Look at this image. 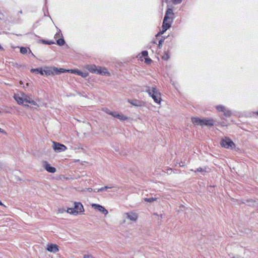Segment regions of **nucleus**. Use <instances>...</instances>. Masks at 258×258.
Segmentation results:
<instances>
[{
	"label": "nucleus",
	"mask_w": 258,
	"mask_h": 258,
	"mask_svg": "<svg viewBox=\"0 0 258 258\" xmlns=\"http://www.w3.org/2000/svg\"><path fill=\"white\" fill-rule=\"evenodd\" d=\"M156 200V199H155L154 198H145L144 199V200L146 201V202H149V203H151V202H153V201H155Z\"/></svg>",
	"instance_id": "nucleus-24"
},
{
	"label": "nucleus",
	"mask_w": 258,
	"mask_h": 258,
	"mask_svg": "<svg viewBox=\"0 0 258 258\" xmlns=\"http://www.w3.org/2000/svg\"><path fill=\"white\" fill-rule=\"evenodd\" d=\"M43 166L45 169L49 173H53L56 171V169L51 166L47 162H44Z\"/></svg>",
	"instance_id": "nucleus-12"
},
{
	"label": "nucleus",
	"mask_w": 258,
	"mask_h": 258,
	"mask_svg": "<svg viewBox=\"0 0 258 258\" xmlns=\"http://www.w3.org/2000/svg\"><path fill=\"white\" fill-rule=\"evenodd\" d=\"M24 102L32 104L34 106H38V105L36 101L33 100L32 98V95H27L25 94V97L24 98Z\"/></svg>",
	"instance_id": "nucleus-10"
},
{
	"label": "nucleus",
	"mask_w": 258,
	"mask_h": 258,
	"mask_svg": "<svg viewBox=\"0 0 258 258\" xmlns=\"http://www.w3.org/2000/svg\"><path fill=\"white\" fill-rule=\"evenodd\" d=\"M164 41V40L163 39H161L160 40H159V47L160 48L161 47V46L162 45V43Z\"/></svg>",
	"instance_id": "nucleus-35"
},
{
	"label": "nucleus",
	"mask_w": 258,
	"mask_h": 258,
	"mask_svg": "<svg viewBox=\"0 0 258 258\" xmlns=\"http://www.w3.org/2000/svg\"><path fill=\"white\" fill-rule=\"evenodd\" d=\"M118 119H119L120 120H125L127 119V117L123 115L122 114H119L118 113L117 117Z\"/></svg>",
	"instance_id": "nucleus-22"
},
{
	"label": "nucleus",
	"mask_w": 258,
	"mask_h": 258,
	"mask_svg": "<svg viewBox=\"0 0 258 258\" xmlns=\"http://www.w3.org/2000/svg\"><path fill=\"white\" fill-rule=\"evenodd\" d=\"M257 202L252 200H249L247 201V204L249 206H254L256 204Z\"/></svg>",
	"instance_id": "nucleus-21"
},
{
	"label": "nucleus",
	"mask_w": 258,
	"mask_h": 258,
	"mask_svg": "<svg viewBox=\"0 0 258 258\" xmlns=\"http://www.w3.org/2000/svg\"><path fill=\"white\" fill-rule=\"evenodd\" d=\"M109 114L111 115L113 117L117 118L118 113H117V112H113L112 111V112H109Z\"/></svg>",
	"instance_id": "nucleus-27"
},
{
	"label": "nucleus",
	"mask_w": 258,
	"mask_h": 258,
	"mask_svg": "<svg viewBox=\"0 0 258 258\" xmlns=\"http://www.w3.org/2000/svg\"><path fill=\"white\" fill-rule=\"evenodd\" d=\"M71 72H75L78 75H80L84 78L87 77L88 75V74L87 73H83L79 70H75V71L71 70Z\"/></svg>",
	"instance_id": "nucleus-18"
},
{
	"label": "nucleus",
	"mask_w": 258,
	"mask_h": 258,
	"mask_svg": "<svg viewBox=\"0 0 258 258\" xmlns=\"http://www.w3.org/2000/svg\"><path fill=\"white\" fill-rule=\"evenodd\" d=\"M83 258H94L92 255L89 254H85Z\"/></svg>",
	"instance_id": "nucleus-33"
},
{
	"label": "nucleus",
	"mask_w": 258,
	"mask_h": 258,
	"mask_svg": "<svg viewBox=\"0 0 258 258\" xmlns=\"http://www.w3.org/2000/svg\"><path fill=\"white\" fill-rule=\"evenodd\" d=\"M59 72L60 73L64 72V70L63 69H60Z\"/></svg>",
	"instance_id": "nucleus-39"
},
{
	"label": "nucleus",
	"mask_w": 258,
	"mask_h": 258,
	"mask_svg": "<svg viewBox=\"0 0 258 258\" xmlns=\"http://www.w3.org/2000/svg\"><path fill=\"white\" fill-rule=\"evenodd\" d=\"M142 56L145 57L147 56L148 55V52L146 50L143 51L141 53Z\"/></svg>",
	"instance_id": "nucleus-29"
},
{
	"label": "nucleus",
	"mask_w": 258,
	"mask_h": 258,
	"mask_svg": "<svg viewBox=\"0 0 258 258\" xmlns=\"http://www.w3.org/2000/svg\"><path fill=\"white\" fill-rule=\"evenodd\" d=\"M174 16V13L171 8H168L166 10L165 15L163 19V22L162 26V30L159 32L156 35V37L163 34L167 30L169 29L171 27V24L173 22Z\"/></svg>",
	"instance_id": "nucleus-1"
},
{
	"label": "nucleus",
	"mask_w": 258,
	"mask_h": 258,
	"mask_svg": "<svg viewBox=\"0 0 258 258\" xmlns=\"http://www.w3.org/2000/svg\"><path fill=\"white\" fill-rule=\"evenodd\" d=\"M111 188V187H109V186H105L104 187H101L100 188H98L97 189V191L95 190V192H101V191H106V190H107V189Z\"/></svg>",
	"instance_id": "nucleus-20"
},
{
	"label": "nucleus",
	"mask_w": 258,
	"mask_h": 258,
	"mask_svg": "<svg viewBox=\"0 0 258 258\" xmlns=\"http://www.w3.org/2000/svg\"><path fill=\"white\" fill-rule=\"evenodd\" d=\"M47 250L50 252L56 253L58 251V248L56 244H50L47 245Z\"/></svg>",
	"instance_id": "nucleus-13"
},
{
	"label": "nucleus",
	"mask_w": 258,
	"mask_h": 258,
	"mask_svg": "<svg viewBox=\"0 0 258 258\" xmlns=\"http://www.w3.org/2000/svg\"><path fill=\"white\" fill-rule=\"evenodd\" d=\"M154 215L155 216H157L158 218V220L159 221V222H161L162 221V219L163 218V216L162 214L159 215L158 214H154Z\"/></svg>",
	"instance_id": "nucleus-28"
},
{
	"label": "nucleus",
	"mask_w": 258,
	"mask_h": 258,
	"mask_svg": "<svg viewBox=\"0 0 258 258\" xmlns=\"http://www.w3.org/2000/svg\"><path fill=\"white\" fill-rule=\"evenodd\" d=\"M151 61V59L149 58H146L145 59V62L147 63H150Z\"/></svg>",
	"instance_id": "nucleus-34"
},
{
	"label": "nucleus",
	"mask_w": 258,
	"mask_h": 258,
	"mask_svg": "<svg viewBox=\"0 0 258 258\" xmlns=\"http://www.w3.org/2000/svg\"><path fill=\"white\" fill-rule=\"evenodd\" d=\"M53 69H54V70H53V71L57 70V68H55V69L53 68Z\"/></svg>",
	"instance_id": "nucleus-44"
},
{
	"label": "nucleus",
	"mask_w": 258,
	"mask_h": 258,
	"mask_svg": "<svg viewBox=\"0 0 258 258\" xmlns=\"http://www.w3.org/2000/svg\"><path fill=\"white\" fill-rule=\"evenodd\" d=\"M25 105V106H27V107H28V106H29V105Z\"/></svg>",
	"instance_id": "nucleus-43"
},
{
	"label": "nucleus",
	"mask_w": 258,
	"mask_h": 258,
	"mask_svg": "<svg viewBox=\"0 0 258 258\" xmlns=\"http://www.w3.org/2000/svg\"><path fill=\"white\" fill-rule=\"evenodd\" d=\"M42 42L44 44H47V42H48V41L45 40H42Z\"/></svg>",
	"instance_id": "nucleus-38"
},
{
	"label": "nucleus",
	"mask_w": 258,
	"mask_h": 258,
	"mask_svg": "<svg viewBox=\"0 0 258 258\" xmlns=\"http://www.w3.org/2000/svg\"><path fill=\"white\" fill-rule=\"evenodd\" d=\"M30 71L32 73L36 74L40 73L41 75H44V73H43V69L42 68L32 69Z\"/></svg>",
	"instance_id": "nucleus-17"
},
{
	"label": "nucleus",
	"mask_w": 258,
	"mask_h": 258,
	"mask_svg": "<svg viewBox=\"0 0 258 258\" xmlns=\"http://www.w3.org/2000/svg\"><path fill=\"white\" fill-rule=\"evenodd\" d=\"M60 35H62V34L60 32V30H59V32H57L55 35V38H57L59 37Z\"/></svg>",
	"instance_id": "nucleus-31"
},
{
	"label": "nucleus",
	"mask_w": 258,
	"mask_h": 258,
	"mask_svg": "<svg viewBox=\"0 0 258 258\" xmlns=\"http://www.w3.org/2000/svg\"><path fill=\"white\" fill-rule=\"evenodd\" d=\"M54 42H52V41H48V42H47V44H53Z\"/></svg>",
	"instance_id": "nucleus-36"
},
{
	"label": "nucleus",
	"mask_w": 258,
	"mask_h": 258,
	"mask_svg": "<svg viewBox=\"0 0 258 258\" xmlns=\"http://www.w3.org/2000/svg\"><path fill=\"white\" fill-rule=\"evenodd\" d=\"M221 145L227 149H233L235 147L234 142L228 138H225L221 140Z\"/></svg>",
	"instance_id": "nucleus-5"
},
{
	"label": "nucleus",
	"mask_w": 258,
	"mask_h": 258,
	"mask_svg": "<svg viewBox=\"0 0 258 258\" xmlns=\"http://www.w3.org/2000/svg\"><path fill=\"white\" fill-rule=\"evenodd\" d=\"M204 171H205V170L204 169H203L202 168H201V167L198 168L197 169V170L195 171L196 172H204Z\"/></svg>",
	"instance_id": "nucleus-32"
},
{
	"label": "nucleus",
	"mask_w": 258,
	"mask_h": 258,
	"mask_svg": "<svg viewBox=\"0 0 258 258\" xmlns=\"http://www.w3.org/2000/svg\"><path fill=\"white\" fill-rule=\"evenodd\" d=\"M92 207L105 215H106L108 213V211L104 207L99 204H92Z\"/></svg>",
	"instance_id": "nucleus-9"
},
{
	"label": "nucleus",
	"mask_w": 258,
	"mask_h": 258,
	"mask_svg": "<svg viewBox=\"0 0 258 258\" xmlns=\"http://www.w3.org/2000/svg\"><path fill=\"white\" fill-rule=\"evenodd\" d=\"M56 42L57 45L62 46L64 44L65 41L63 38H59L57 40Z\"/></svg>",
	"instance_id": "nucleus-23"
},
{
	"label": "nucleus",
	"mask_w": 258,
	"mask_h": 258,
	"mask_svg": "<svg viewBox=\"0 0 258 258\" xmlns=\"http://www.w3.org/2000/svg\"><path fill=\"white\" fill-rule=\"evenodd\" d=\"M53 149L58 152H60L65 151L67 148L64 145L53 142Z\"/></svg>",
	"instance_id": "nucleus-8"
},
{
	"label": "nucleus",
	"mask_w": 258,
	"mask_h": 258,
	"mask_svg": "<svg viewBox=\"0 0 258 258\" xmlns=\"http://www.w3.org/2000/svg\"><path fill=\"white\" fill-rule=\"evenodd\" d=\"M86 68L92 73L99 74L101 75L109 74L106 68L97 67L94 64L87 65Z\"/></svg>",
	"instance_id": "nucleus-3"
},
{
	"label": "nucleus",
	"mask_w": 258,
	"mask_h": 258,
	"mask_svg": "<svg viewBox=\"0 0 258 258\" xmlns=\"http://www.w3.org/2000/svg\"><path fill=\"white\" fill-rule=\"evenodd\" d=\"M257 114H258V112H257Z\"/></svg>",
	"instance_id": "nucleus-45"
},
{
	"label": "nucleus",
	"mask_w": 258,
	"mask_h": 258,
	"mask_svg": "<svg viewBox=\"0 0 258 258\" xmlns=\"http://www.w3.org/2000/svg\"><path fill=\"white\" fill-rule=\"evenodd\" d=\"M0 205H3V203H2L1 201H0Z\"/></svg>",
	"instance_id": "nucleus-42"
},
{
	"label": "nucleus",
	"mask_w": 258,
	"mask_h": 258,
	"mask_svg": "<svg viewBox=\"0 0 258 258\" xmlns=\"http://www.w3.org/2000/svg\"><path fill=\"white\" fill-rule=\"evenodd\" d=\"M126 218L132 221H136L138 218V215L135 212H129L125 214Z\"/></svg>",
	"instance_id": "nucleus-11"
},
{
	"label": "nucleus",
	"mask_w": 258,
	"mask_h": 258,
	"mask_svg": "<svg viewBox=\"0 0 258 258\" xmlns=\"http://www.w3.org/2000/svg\"><path fill=\"white\" fill-rule=\"evenodd\" d=\"M20 52L22 54H25L27 52V49L25 47H22L20 48Z\"/></svg>",
	"instance_id": "nucleus-25"
},
{
	"label": "nucleus",
	"mask_w": 258,
	"mask_h": 258,
	"mask_svg": "<svg viewBox=\"0 0 258 258\" xmlns=\"http://www.w3.org/2000/svg\"><path fill=\"white\" fill-rule=\"evenodd\" d=\"M98 189V188H95V189H94V191L95 192V190L97 191V189Z\"/></svg>",
	"instance_id": "nucleus-41"
},
{
	"label": "nucleus",
	"mask_w": 258,
	"mask_h": 258,
	"mask_svg": "<svg viewBox=\"0 0 258 258\" xmlns=\"http://www.w3.org/2000/svg\"><path fill=\"white\" fill-rule=\"evenodd\" d=\"M146 91L153 98L155 103L160 104L161 94L155 87H147Z\"/></svg>",
	"instance_id": "nucleus-2"
},
{
	"label": "nucleus",
	"mask_w": 258,
	"mask_h": 258,
	"mask_svg": "<svg viewBox=\"0 0 258 258\" xmlns=\"http://www.w3.org/2000/svg\"><path fill=\"white\" fill-rule=\"evenodd\" d=\"M24 97L25 93L23 92H19L17 94H15L14 95V99L19 105L23 104Z\"/></svg>",
	"instance_id": "nucleus-7"
},
{
	"label": "nucleus",
	"mask_w": 258,
	"mask_h": 258,
	"mask_svg": "<svg viewBox=\"0 0 258 258\" xmlns=\"http://www.w3.org/2000/svg\"><path fill=\"white\" fill-rule=\"evenodd\" d=\"M173 3L175 4H180L182 2V0H172Z\"/></svg>",
	"instance_id": "nucleus-30"
},
{
	"label": "nucleus",
	"mask_w": 258,
	"mask_h": 258,
	"mask_svg": "<svg viewBox=\"0 0 258 258\" xmlns=\"http://www.w3.org/2000/svg\"><path fill=\"white\" fill-rule=\"evenodd\" d=\"M105 111H106V112L107 113H108V114H109V112H111V111H110V110H108V109H106Z\"/></svg>",
	"instance_id": "nucleus-37"
},
{
	"label": "nucleus",
	"mask_w": 258,
	"mask_h": 258,
	"mask_svg": "<svg viewBox=\"0 0 258 258\" xmlns=\"http://www.w3.org/2000/svg\"><path fill=\"white\" fill-rule=\"evenodd\" d=\"M215 107L218 112H223L224 116L226 117H230L232 114L231 111L223 105H218Z\"/></svg>",
	"instance_id": "nucleus-6"
},
{
	"label": "nucleus",
	"mask_w": 258,
	"mask_h": 258,
	"mask_svg": "<svg viewBox=\"0 0 258 258\" xmlns=\"http://www.w3.org/2000/svg\"><path fill=\"white\" fill-rule=\"evenodd\" d=\"M4 131L1 128H0V133H4Z\"/></svg>",
	"instance_id": "nucleus-40"
},
{
	"label": "nucleus",
	"mask_w": 258,
	"mask_h": 258,
	"mask_svg": "<svg viewBox=\"0 0 258 258\" xmlns=\"http://www.w3.org/2000/svg\"><path fill=\"white\" fill-rule=\"evenodd\" d=\"M128 102L130 103H131V104H132L133 105H134L135 106H139L141 105L140 102L138 100H128Z\"/></svg>",
	"instance_id": "nucleus-19"
},
{
	"label": "nucleus",
	"mask_w": 258,
	"mask_h": 258,
	"mask_svg": "<svg viewBox=\"0 0 258 258\" xmlns=\"http://www.w3.org/2000/svg\"><path fill=\"white\" fill-rule=\"evenodd\" d=\"M84 212L83 206L80 202H75L74 207L70 208L67 210V212L74 215L81 214Z\"/></svg>",
	"instance_id": "nucleus-4"
},
{
	"label": "nucleus",
	"mask_w": 258,
	"mask_h": 258,
	"mask_svg": "<svg viewBox=\"0 0 258 258\" xmlns=\"http://www.w3.org/2000/svg\"><path fill=\"white\" fill-rule=\"evenodd\" d=\"M191 121L194 124L202 126V119L199 117H192Z\"/></svg>",
	"instance_id": "nucleus-16"
},
{
	"label": "nucleus",
	"mask_w": 258,
	"mask_h": 258,
	"mask_svg": "<svg viewBox=\"0 0 258 258\" xmlns=\"http://www.w3.org/2000/svg\"><path fill=\"white\" fill-rule=\"evenodd\" d=\"M214 125V120L212 119H202V126H213Z\"/></svg>",
	"instance_id": "nucleus-14"
},
{
	"label": "nucleus",
	"mask_w": 258,
	"mask_h": 258,
	"mask_svg": "<svg viewBox=\"0 0 258 258\" xmlns=\"http://www.w3.org/2000/svg\"><path fill=\"white\" fill-rule=\"evenodd\" d=\"M53 70L54 69L51 68L45 67L44 69H43V73H44V75L49 76L53 74Z\"/></svg>",
	"instance_id": "nucleus-15"
},
{
	"label": "nucleus",
	"mask_w": 258,
	"mask_h": 258,
	"mask_svg": "<svg viewBox=\"0 0 258 258\" xmlns=\"http://www.w3.org/2000/svg\"><path fill=\"white\" fill-rule=\"evenodd\" d=\"M169 58V55L168 52H166L162 56V58L165 60H167Z\"/></svg>",
	"instance_id": "nucleus-26"
}]
</instances>
